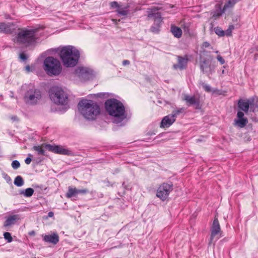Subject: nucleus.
Returning a JSON list of instances; mask_svg holds the SVG:
<instances>
[{"label": "nucleus", "instance_id": "a878e982", "mask_svg": "<svg viewBox=\"0 0 258 258\" xmlns=\"http://www.w3.org/2000/svg\"><path fill=\"white\" fill-rule=\"evenodd\" d=\"M128 7H126L125 8H119L117 9L116 11L117 13L121 16H126L128 14V11L127 10Z\"/></svg>", "mask_w": 258, "mask_h": 258}, {"label": "nucleus", "instance_id": "473e14b6", "mask_svg": "<svg viewBox=\"0 0 258 258\" xmlns=\"http://www.w3.org/2000/svg\"><path fill=\"white\" fill-rule=\"evenodd\" d=\"M4 236L5 239L7 240L8 242H11L12 241L13 238L10 233L8 232H5L4 234Z\"/></svg>", "mask_w": 258, "mask_h": 258}, {"label": "nucleus", "instance_id": "ea45409f", "mask_svg": "<svg viewBox=\"0 0 258 258\" xmlns=\"http://www.w3.org/2000/svg\"><path fill=\"white\" fill-rule=\"evenodd\" d=\"M20 57L21 59H22L23 60H25L27 58L26 55L25 54H24V53H22L20 54Z\"/></svg>", "mask_w": 258, "mask_h": 258}, {"label": "nucleus", "instance_id": "9d476101", "mask_svg": "<svg viewBox=\"0 0 258 258\" xmlns=\"http://www.w3.org/2000/svg\"><path fill=\"white\" fill-rule=\"evenodd\" d=\"M222 233L218 220L217 218H215L211 227V237L209 243H212L215 238L218 239L222 237Z\"/></svg>", "mask_w": 258, "mask_h": 258}, {"label": "nucleus", "instance_id": "412c9836", "mask_svg": "<svg viewBox=\"0 0 258 258\" xmlns=\"http://www.w3.org/2000/svg\"><path fill=\"white\" fill-rule=\"evenodd\" d=\"M171 32L175 37L178 38L181 37L182 33V30L180 28L174 26H171Z\"/></svg>", "mask_w": 258, "mask_h": 258}, {"label": "nucleus", "instance_id": "1a4fd4ad", "mask_svg": "<svg viewBox=\"0 0 258 258\" xmlns=\"http://www.w3.org/2000/svg\"><path fill=\"white\" fill-rule=\"evenodd\" d=\"M172 190V185L163 183L159 186L157 190L156 196L162 201L166 200Z\"/></svg>", "mask_w": 258, "mask_h": 258}, {"label": "nucleus", "instance_id": "f03ea898", "mask_svg": "<svg viewBox=\"0 0 258 258\" xmlns=\"http://www.w3.org/2000/svg\"><path fill=\"white\" fill-rule=\"evenodd\" d=\"M59 56L64 66L72 68L77 64L80 58V52L75 47L69 45L60 49Z\"/></svg>", "mask_w": 258, "mask_h": 258}, {"label": "nucleus", "instance_id": "9b49d317", "mask_svg": "<svg viewBox=\"0 0 258 258\" xmlns=\"http://www.w3.org/2000/svg\"><path fill=\"white\" fill-rule=\"evenodd\" d=\"M254 99L247 100L240 99L238 103V106L240 109L245 112H247L249 108L253 112L255 111V107H254Z\"/></svg>", "mask_w": 258, "mask_h": 258}, {"label": "nucleus", "instance_id": "8fccbe9b", "mask_svg": "<svg viewBox=\"0 0 258 258\" xmlns=\"http://www.w3.org/2000/svg\"><path fill=\"white\" fill-rule=\"evenodd\" d=\"M5 18H6V19H9V18H10V16H9V15H6V16H5Z\"/></svg>", "mask_w": 258, "mask_h": 258}, {"label": "nucleus", "instance_id": "f3484780", "mask_svg": "<svg viewBox=\"0 0 258 258\" xmlns=\"http://www.w3.org/2000/svg\"><path fill=\"white\" fill-rule=\"evenodd\" d=\"M44 241L53 244H56L59 241V236L57 234L53 233L50 235H42Z\"/></svg>", "mask_w": 258, "mask_h": 258}, {"label": "nucleus", "instance_id": "39448f33", "mask_svg": "<svg viewBox=\"0 0 258 258\" xmlns=\"http://www.w3.org/2000/svg\"><path fill=\"white\" fill-rule=\"evenodd\" d=\"M43 69L50 76L59 75L62 70L60 61L52 56H48L45 59Z\"/></svg>", "mask_w": 258, "mask_h": 258}, {"label": "nucleus", "instance_id": "423d86ee", "mask_svg": "<svg viewBox=\"0 0 258 258\" xmlns=\"http://www.w3.org/2000/svg\"><path fill=\"white\" fill-rule=\"evenodd\" d=\"M49 96L51 100L55 104L64 105L68 103V95L60 87H52L49 91Z\"/></svg>", "mask_w": 258, "mask_h": 258}, {"label": "nucleus", "instance_id": "3c124183", "mask_svg": "<svg viewBox=\"0 0 258 258\" xmlns=\"http://www.w3.org/2000/svg\"><path fill=\"white\" fill-rule=\"evenodd\" d=\"M28 156H29V157H31V156H32V155H31V154H29L28 155Z\"/></svg>", "mask_w": 258, "mask_h": 258}, {"label": "nucleus", "instance_id": "de8ad7c7", "mask_svg": "<svg viewBox=\"0 0 258 258\" xmlns=\"http://www.w3.org/2000/svg\"><path fill=\"white\" fill-rule=\"evenodd\" d=\"M26 68V70L27 72H30V67H29V66H27L26 67V68Z\"/></svg>", "mask_w": 258, "mask_h": 258}, {"label": "nucleus", "instance_id": "4c0bfd02", "mask_svg": "<svg viewBox=\"0 0 258 258\" xmlns=\"http://www.w3.org/2000/svg\"><path fill=\"white\" fill-rule=\"evenodd\" d=\"M217 58L221 64H223L225 63L224 58L221 55H218L217 57Z\"/></svg>", "mask_w": 258, "mask_h": 258}, {"label": "nucleus", "instance_id": "20e7f679", "mask_svg": "<svg viewBox=\"0 0 258 258\" xmlns=\"http://www.w3.org/2000/svg\"><path fill=\"white\" fill-rule=\"evenodd\" d=\"M105 107L106 111L110 116L120 121L126 118L125 108L123 104L116 99H109L106 101Z\"/></svg>", "mask_w": 258, "mask_h": 258}, {"label": "nucleus", "instance_id": "f257e3e1", "mask_svg": "<svg viewBox=\"0 0 258 258\" xmlns=\"http://www.w3.org/2000/svg\"><path fill=\"white\" fill-rule=\"evenodd\" d=\"M78 109L82 116L89 120L95 119L100 113V106L91 100L82 99L78 104Z\"/></svg>", "mask_w": 258, "mask_h": 258}, {"label": "nucleus", "instance_id": "f8f14e48", "mask_svg": "<svg viewBox=\"0 0 258 258\" xmlns=\"http://www.w3.org/2000/svg\"><path fill=\"white\" fill-rule=\"evenodd\" d=\"M45 147L49 151L56 154L61 155H69L71 153L70 151L63 148L61 146L47 144L45 145Z\"/></svg>", "mask_w": 258, "mask_h": 258}, {"label": "nucleus", "instance_id": "c9c22d12", "mask_svg": "<svg viewBox=\"0 0 258 258\" xmlns=\"http://www.w3.org/2000/svg\"><path fill=\"white\" fill-rule=\"evenodd\" d=\"M202 86L204 88L205 90L208 92H210L211 91V87L207 84H206L204 83H202Z\"/></svg>", "mask_w": 258, "mask_h": 258}, {"label": "nucleus", "instance_id": "a18cd8bd", "mask_svg": "<svg viewBox=\"0 0 258 258\" xmlns=\"http://www.w3.org/2000/svg\"><path fill=\"white\" fill-rule=\"evenodd\" d=\"M30 236H34L35 235V232L34 230L31 231L28 233Z\"/></svg>", "mask_w": 258, "mask_h": 258}, {"label": "nucleus", "instance_id": "bb28decb", "mask_svg": "<svg viewBox=\"0 0 258 258\" xmlns=\"http://www.w3.org/2000/svg\"><path fill=\"white\" fill-rule=\"evenodd\" d=\"M33 149L34 151H36L37 152L38 154L41 155H44L45 154V151L42 148V146H35L33 147Z\"/></svg>", "mask_w": 258, "mask_h": 258}, {"label": "nucleus", "instance_id": "72a5a7b5", "mask_svg": "<svg viewBox=\"0 0 258 258\" xmlns=\"http://www.w3.org/2000/svg\"><path fill=\"white\" fill-rule=\"evenodd\" d=\"M12 166L14 169H17L20 167V163L18 160H14L12 163Z\"/></svg>", "mask_w": 258, "mask_h": 258}, {"label": "nucleus", "instance_id": "4be33fe9", "mask_svg": "<svg viewBox=\"0 0 258 258\" xmlns=\"http://www.w3.org/2000/svg\"><path fill=\"white\" fill-rule=\"evenodd\" d=\"M235 125L237 126L242 128L244 127L247 123L248 122V120L246 118H238L236 120H234Z\"/></svg>", "mask_w": 258, "mask_h": 258}, {"label": "nucleus", "instance_id": "79ce46f5", "mask_svg": "<svg viewBox=\"0 0 258 258\" xmlns=\"http://www.w3.org/2000/svg\"><path fill=\"white\" fill-rule=\"evenodd\" d=\"M254 107H255V111L256 110H258V100L257 99H254Z\"/></svg>", "mask_w": 258, "mask_h": 258}, {"label": "nucleus", "instance_id": "393cba45", "mask_svg": "<svg viewBox=\"0 0 258 258\" xmlns=\"http://www.w3.org/2000/svg\"><path fill=\"white\" fill-rule=\"evenodd\" d=\"M15 185L17 186H22L24 184V180L21 176H17L14 182Z\"/></svg>", "mask_w": 258, "mask_h": 258}, {"label": "nucleus", "instance_id": "0eeeda50", "mask_svg": "<svg viewBox=\"0 0 258 258\" xmlns=\"http://www.w3.org/2000/svg\"><path fill=\"white\" fill-rule=\"evenodd\" d=\"M148 13V17L153 18L154 20V23L151 27L150 31L154 33H158L160 31L161 23L162 21L161 15L156 8L150 9Z\"/></svg>", "mask_w": 258, "mask_h": 258}, {"label": "nucleus", "instance_id": "49530a36", "mask_svg": "<svg viewBox=\"0 0 258 258\" xmlns=\"http://www.w3.org/2000/svg\"><path fill=\"white\" fill-rule=\"evenodd\" d=\"M53 215H54V214H53V213L52 212H49L48 213V217H53Z\"/></svg>", "mask_w": 258, "mask_h": 258}, {"label": "nucleus", "instance_id": "a19ab883", "mask_svg": "<svg viewBox=\"0 0 258 258\" xmlns=\"http://www.w3.org/2000/svg\"><path fill=\"white\" fill-rule=\"evenodd\" d=\"M32 161V159L30 157H27L25 160V162L26 164L28 165L29 164H30L31 162Z\"/></svg>", "mask_w": 258, "mask_h": 258}, {"label": "nucleus", "instance_id": "58836bf2", "mask_svg": "<svg viewBox=\"0 0 258 258\" xmlns=\"http://www.w3.org/2000/svg\"><path fill=\"white\" fill-rule=\"evenodd\" d=\"M237 116L238 118H244V113L243 112L239 111L237 112Z\"/></svg>", "mask_w": 258, "mask_h": 258}, {"label": "nucleus", "instance_id": "2f4dec72", "mask_svg": "<svg viewBox=\"0 0 258 258\" xmlns=\"http://www.w3.org/2000/svg\"><path fill=\"white\" fill-rule=\"evenodd\" d=\"M234 27L233 25H230L228 29L225 32V35L227 36H230L232 35V31L234 29Z\"/></svg>", "mask_w": 258, "mask_h": 258}, {"label": "nucleus", "instance_id": "6ab92c4d", "mask_svg": "<svg viewBox=\"0 0 258 258\" xmlns=\"http://www.w3.org/2000/svg\"><path fill=\"white\" fill-rule=\"evenodd\" d=\"M200 69L201 71L204 73H208L210 72L211 73V68L208 60L204 59L200 62Z\"/></svg>", "mask_w": 258, "mask_h": 258}, {"label": "nucleus", "instance_id": "cd10ccee", "mask_svg": "<svg viewBox=\"0 0 258 258\" xmlns=\"http://www.w3.org/2000/svg\"><path fill=\"white\" fill-rule=\"evenodd\" d=\"M183 111V108H179L173 110L171 115L173 116V118H175V119H176L177 116L179 114L182 113Z\"/></svg>", "mask_w": 258, "mask_h": 258}, {"label": "nucleus", "instance_id": "e433bc0d", "mask_svg": "<svg viewBox=\"0 0 258 258\" xmlns=\"http://www.w3.org/2000/svg\"><path fill=\"white\" fill-rule=\"evenodd\" d=\"M89 192V191L87 189H77V194L78 195L80 194L82 195H85Z\"/></svg>", "mask_w": 258, "mask_h": 258}, {"label": "nucleus", "instance_id": "aec40b11", "mask_svg": "<svg viewBox=\"0 0 258 258\" xmlns=\"http://www.w3.org/2000/svg\"><path fill=\"white\" fill-rule=\"evenodd\" d=\"M77 189L76 187L69 186L68 191L66 194L67 198H72L77 196Z\"/></svg>", "mask_w": 258, "mask_h": 258}, {"label": "nucleus", "instance_id": "dca6fc26", "mask_svg": "<svg viewBox=\"0 0 258 258\" xmlns=\"http://www.w3.org/2000/svg\"><path fill=\"white\" fill-rule=\"evenodd\" d=\"M175 120V118H173L171 114L166 115L162 119L160 123V127L162 128L169 127Z\"/></svg>", "mask_w": 258, "mask_h": 258}, {"label": "nucleus", "instance_id": "6e6552de", "mask_svg": "<svg viewBox=\"0 0 258 258\" xmlns=\"http://www.w3.org/2000/svg\"><path fill=\"white\" fill-rule=\"evenodd\" d=\"M41 98V92L35 88H32L28 90L24 96L25 102L30 105L37 104Z\"/></svg>", "mask_w": 258, "mask_h": 258}, {"label": "nucleus", "instance_id": "f704fd0d", "mask_svg": "<svg viewBox=\"0 0 258 258\" xmlns=\"http://www.w3.org/2000/svg\"><path fill=\"white\" fill-rule=\"evenodd\" d=\"M110 6L112 8H117L118 9L120 8L119 5L116 2H112L110 3Z\"/></svg>", "mask_w": 258, "mask_h": 258}, {"label": "nucleus", "instance_id": "c85d7f7f", "mask_svg": "<svg viewBox=\"0 0 258 258\" xmlns=\"http://www.w3.org/2000/svg\"><path fill=\"white\" fill-rule=\"evenodd\" d=\"M219 10L217 12H214V13L213 14V17L214 18H215V19L220 17V16H221L222 14L223 13H224V12H225V10H224L223 9V10H221L220 6H219Z\"/></svg>", "mask_w": 258, "mask_h": 258}, {"label": "nucleus", "instance_id": "c756f323", "mask_svg": "<svg viewBox=\"0 0 258 258\" xmlns=\"http://www.w3.org/2000/svg\"><path fill=\"white\" fill-rule=\"evenodd\" d=\"M215 32L219 36H223L225 35V32L219 27H216L215 28Z\"/></svg>", "mask_w": 258, "mask_h": 258}, {"label": "nucleus", "instance_id": "603ef678", "mask_svg": "<svg viewBox=\"0 0 258 258\" xmlns=\"http://www.w3.org/2000/svg\"><path fill=\"white\" fill-rule=\"evenodd\" d=\"M215 52H216V53H218V51H216Z\"/></svg>", "mask_w": 258, "mask_h": 258}, {"label": "nucleus", "instance_id": "864d4df0", "mask_svg": "<svg viewBox=\"0 0 258 258\" xmlns=\"http://www.w3.org/2000/svg\"><path fill=\"white\" fill-rule=\"evenodd\" d=\"M34 258H36V257H34Z\"/></svg>", "mask_w": 258, "mask_h": 258}, {"label": "nucleus", "instance_id": "a211bd4d", "mask_svg": "<svg viewBox=\"0 0 258 258\" xmlns=\"http://www.w3.org/2000/svg\"><path fill=\"white\" fill-rule=\"evenodd\" d=\"M188 59L186 57H182L178 56V64H174L173 67L174 69H180L181 70L185 68Z\"/></svg>", "mask_w": 258, "mask_h": 258}, {"label": "nucleus", "instance_id": "2eb2a0df", "mask_svg": "<svg viewBox=\"0 0 258 258\" xmlns=\"http://www.w3.org/2000/svg\"><path fill=\"white\" fill-rule=\"evenodd\" d=\"M183 100L186 102V104L188 106L196 105L197 108H198L200 106L199 99L195 96H190L185 94L183 96Z\"/></svg>", "mask_w": 258, "mask_h": 258}, {"label": "nucleus", "instance_id": "7c9ffc66", "mask_svg": "<svg viewBox=\"0 0 258 258\" xmlns=\"http://www.w3.org/2000/svg\"><path fill=\"white\" fill-rule=\"evenodd\" d=\"M235 2L234 0H229L228 1V2H227V3H226L224 7H223V9L224 10H226V9L228 8H229V7H232V6H234V5L235 4Z\"/></svg>", "mask_w": 258, "mask_h": 258}, {"label": "nucleus", "instance_id": "09e8293b", "mask_svg": "<svg viewBox=\"0 0 258 258\" xmlns=\"http://www.w3.org/2000/svg\"><path fill=\"white\" fill-rule=\"evenodd\" d=\"M11 119L13 120H17V116H12L11 117Z\"/></svg>", "mask_w": 258, "mask_h": 258}, {"label": "nucleus", "instance_id": "5701e85b", "mask_svg": "<svg viewBox=\"0 0 258 258\" xmlns=\"http://www.w3.org/2000/svg\"><path fill=\"white\" fill-rule=\"evenodd\" d=\"M16 220V216L15 215L9 217L5 222L4 226L5 227H8L15 223Z\"/></svg>", "mask_w": 258, "mask_h": 258}, {"label": "nucleus", "instance_id": "37998d69", "mask_svg": "<svg viewBox=\"0 0 258 258\" xmlns=\"http://www.w3.org/2000/svg\"><path fill=\"white\" fill-rule=\"evenodd\" d=\"M202 45L203 47L207 48L210 46V44L208 42H204Z\"/></svg>", "mask_w": 258, "mask_h": 258}, {"label": "nucleus", "instance_id": "4468645a", "mask_svg": "<svg viewBox=\"0 0 258 258\" xmlns=\"http://www.w3.org/2000/svg\"><path fill=\"white\" fill-rule=\"evenodd\" d=\"M15 29V25L14 23H5L0 22V33L11 34Z\"/></svg>", "mask_w": 258, "mask_h": 258}, {"label": "nucleus", "instance_id": "c03bdc74", "mask_svg": "<svg viewBox=\"0 0 258 258\" xmlns=\"http://www.w3.org/2000/svg\"><path fill=\"white\" fill-rule=\"evenodd\" d=\"M130 63V61L128 60H124L123 61H122V64L123 66H125V65H128Z\"/></svg>", "mask_w": 258, "mask_h": 258}, {"label": "nucleus", "instance_id": "7ed1b4c3", "mask_svg": "<svg viewBox=\"0 0 258 258\" xmlns=\"http://www.w3.org/2000/svg\"><path fill=\"white\" fill-rule=\"evenodd\" d=\"M37 31V29H19L14 38V41L26 46L33 45L36 43L38 38Z\"/></svg>", "mask_w": 258, "mask_h": 258}, {"label": "nucleus", "instance_id": "b1692460", "mask_svg": "<svg viewBox=\"0 0 258 258\" xmlns=\"http://www.w3.org/2000/svg\"><path fill=\"white\" fill-rule=\"evenodd\" d=\"M34 193V189L32 188H27L24 190L21 191L20 194L24 195L26 197H30Z\"/></svg>", "mask_w": 258, "mask_h": 258}, {"label": "nucleus", "instance_id": "ddd939ff", "mask_svg": "<svg viewBox=\"0 0 258 258\" xmlns=\"http://www.w3.org/2000/svg\"><path fill=\"white\" fill-rule=\"evenodd\" d=\"M75 74L80 78L88 79L92 75V71L87 68L79 67L75 70Z\"/></svg>", "mask_w": 258, "mask_h": 258}]
</instances>
